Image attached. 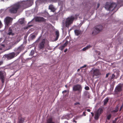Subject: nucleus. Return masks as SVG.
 <instances>
[{"label": "nucleus", "instance_id": "obj_28", "mask_svg": "<svg viewBox=\"0 0 123 123\" xmlns=\"http://www.w3.org/2000/svg\"><path fill=\"white\" fill-rule=\"evenodd\" d=\"M24 19H21L20 20L19 23L21 24H22L24 23Z\"/></svg>", "mask_w": 123, "mask_h": 123}, {"label": "nucleus", "instance_id": "obj_23", "mask_svg": "<svg viewBox=\"0 0 123 123\" xmlns=\"http://www.w3.org/2000/svg\"><path fill=\"white\" fill-rule=\"evenodd\" d=\"M16 68V64L14 63L11 64L10 65V68L11 69H15Z\"/></svg>", "mask_w": 123, "mask_h": 123}, {"label": "nucleus", "instance_id": "obj_34", "mask_svg": "<svg viewBox=\"0 0 123 123\" xmlns=\"http://www.w3.org/2000/svg\"><path fill=\"white\" fill-rule=\"evenodd\" d=\"M85 89L86 90H89V88L88 86H86L85 87Z\"/></svg>", "mask_w": 123, "mask_h": 123}, {"label": "nucleus", "instance_id": "obj_13", "mask_svg": "<svg viewBox=\"0 0 123 123\" xmlns=\"http://www.w3.org/2000/svg\"><path fill=\"white\" fill-rule=\"evenodd\" d=\"M24 3V5H25L28 6H30L33 4V1L32 0H30L26 2H25Z\"/></svg>", "mask_w": 123, "mask_h": 123}, {"label": "nucleus", "instance_id": "obj_47", "mask_svg": "<svg viewBox=\"0 0 123 123\" xmlns=\"http://www.w3.org/2000/svg\"><path fill=\"white\" fill-rule=\"evenodd\" d=\"M68 50V49H66L64 50V52L65 53Z\"/></svg>", "mask_w": 123, "mask_h": 123}, {"label": "nucleus", "instance_id": "obj_51", "mask_svg": "<svg viewBox=\"0 0 123 123\" xmlns=\"http://www.w3.org/2000/svg\"><path fill=\"white\" fill-rule=\"evenodd\" d=\"M86 112H84L83 113V114L84 115V116H86V114H85Z\"/></svg>", "mask_w": 123, "mask_h": 123}, {"label": "nucleus", "instance_id": "obj_58", "mask_svg": "<svg viewBox=\"0 0 123 123\" xmlns=\"http://www.w3.org/2000/svg\"><path fill=\"white\" fill-rule=\"evenodd\" d=\"M114 83H115V82H114Z\"/></svg>", "mask_w": 123, "mask_h": 123}, {"label": "nucleus", "instance_id": "obj_10", "mask_svg": "<svg viewBox=\"0 0 123 123\" xmlns=\"http://www.w3.org/2000/svg\"><path fill=\"white\" fill-rule=\"evenodd\" d=\"M35 20L36 21L39 22H45L46 20L43 17H38L35 18Z\"/></svg>", "mask_w": 123, "mask_h": 123}, {"label": "nucleus", "instance_id": "obj_15", "mask_svg": "<svg viewBox=\"0 0 123 123\" xmlns=\"http://www.w3.org/2000/svg\"><path fill=\"white\" fill-rule=\"evenodd\" d=\"M105 8L107 10L111 11V4L108 2H107L105 5Z\"/></svg>", "mask_w": 123, "mask_h": 123}, {"label": "nucleus", "instance_id": "obj_27", "mask_svg": "<svg viewBox=\"0 0 123 123\" xmlns=\"http://www.w3.org/2000/svg\"><path fill=\"white\" fill-rule=\"evenodd\" d=\"M36 37V36L34 35H31L30 36V38L31 40H32L34 39Z\"/></svg>", "mask_w": 123, "mask_h": 123}, {"label": "nucleus", "instance_id": "obj_21", "mask_svg": "<svg viewBox=\"0 0 123 123\" xmlns=\"http://www.w3.org/2000/svg\"><path fill=\"white\" fill-rule=\"evenodd\" d=\"M55 35L56 36V38L55 39V41H56L58 40L59 37V31H56L55 32Z\"/></svg>", "mask_w": 123, "mask_h": 123}, {"label": "nucleus", "instance_id": "obj_4", "mask_svg": "<svg viewBox=\"0 0 123 123\" xmlns=\"http://www.w3.org/2000/svg\"><path fill=\"white\" fill-rule=\"evenodd\" d=\"M46 40L45 39H43L39 43L38 45V47L39 50H43L44 49Z\"/></svg>", "mask_w": 123, "mask_h": 123}, {"label": "nucleus", "instance_id": "obj_40", "mask_svg": "<svg viewBox=\"0 0 123 123\" xmlns=\"http://www.w3.org/2000/svg\"><path fill=\"white\" fill-rule=\"evenodd\" d=\"M86 65H85L84 66L81 67L80 68H84L86 67Z\"/></svg>", "mask_w": 123, "mask_h": 123}, {"label": "nucleus", "instance_id": "obj_2", "mask_svg": "<svg viewBox=\"0 0 123 123\" xmlns=\"http://www.w3.org/2000/svg\"><path fill=\"white\" fill-rule=\"evenodd\" d=\"M22 4H16L10 7L9 9V12L12 13H16L17 11L21 7Z\"/></svg>", "mask_w": 123, "mask_h": 123}, {"label": "nucleus", "instance_id": "obj_5", "mask_svg": "<svg viewBox=\"0 0 123 123\" xmlns=\"http://www.w3.org/2000/svg\"><path fill=\"white\" fill-rule=\"evenodd\" d=\"M73 90L74 91H78L79 93L81 94L82 90V87L80 85L77 84L73 86Z\"/></svg>", "mask_w": 123, "mask_h": 123}, {"label": "nucleus", "instance_id": "obj_12", "mask_svg": "<svg viewBox=\"0 0 123 123\" xmlns=\"http://www.w3.org/2000/svg\"><path fill=\"white\" fill-rule=\"evenodd\" d=\"M93 77L95 75L96 76H97L100 75L101 74L99 70L97 69H96L93 70Z\"/></svg>", "mask_w": 123, "mask_h": 123}, {"label": "nucleus", "instance_id": "obj_50", "mask_svg": "<svg viewBox=\"0 0 123 123\" xmlns=\"http://www.w3.org/2000/svg\"><path fill=\"white\" fill-rule=\"evenodd\" d=\"M5 123H11V122L10 121H8L6 122Z\"/></svg>", "mask_w": 123, "mask_h": 123}, {"label": "nucleus", "instance_id": "obj_3", "mask_svg": "<svg viewBox=\"0 0 123 123\" xmlns=\"http://www.w3.org/2000/svg\"><path fill=\"white\" fill-rule=\"evenodd\" d=\"M16 56H17L15 52H13L4 55L3 58L4 59H6L7 60H9L13 59Z\"/></svg>", "mask_w": 123, "mask_h": 123}, {"label": "nucleus", "instance_id": "obj_41", "mask_svg": "<svg viewBox=\"0 0 123 123\" xmlns=\"http://www.w3.org/2000/svg\"><path fill=\"white\" fill-rule=\"evenodd\" d=\"M109 74H110L109 73L107 74L106 75L105 78H107L108 77L109 75Z\"/></svg>", "mask_w": 123, "mask_h": 123}, {"label": "nucleus", "instance_id": "obj_37", "mask_svg": "<svg viewBox=\"0 0 123 123\" xmlns=\"http://www.w3.org/2000/svg\"><path fill=\"white\" fill-rule=\"evenodd\" d=\"M117 112V111H116L115 110H113L112 111H111V112L112 113H116V112Z\"/></svg>", "mask_w": 123, "mask_h": 123}, {"label": "nucleus", "instance_id": "obj_60", "mask_svg": "<svg viewBox=\"0 0 123 123\" xmlns=\"http://www.w3.org/2000/svg\"><path fill=\"white\" fill-rule=\"evenodd\" d=\"M122 123H123V122Z\"/></svg>", "mask_w": 123, "mask_h": 123}, {"label": "nucleus", "instance_id": "obj_49", "mask_svg": "<svg viewBox=\"0 0 123 123\" xmlns=\"http://www.w3.org/2000/svg\"><path fill=\"white\" fill-rule=\"evenodd\" d=\"M66 92H67V91L65 90H64V91H63L62 92L63 93H66Z\"/></svg>", "mask_w": 123, "mask_h": 123}, {"label": "nucleus", "instance_id": "obj_6", "mask_svg": "<svg viewBox=\"0 0 123 123\" xmlns=\"http://www.w3.org/2000/svg\"><path fill=\"white\" fill-rule=\"evenodd\" d=\"M103 29V27L102 25H98L95 27V30L92 32V34L94 35L97 34L101 31Z\"/></svg>", "mask_w": 123, "mask_h": 123}, {"label": "nucleus", "instance_id": "obj_16", "mask_svg": "<svg viewBox=\"0 0 123 123\" xmlns=\"http://www.w3.org/2000/svg\"><path fill=\"white\" fill-rule=\"evenodd\" d=\"M111 10H114L115 8L117 6V5L115 3H112L111 4Z\"/></svg>", "mask_w": 123, "mask_h": 123}, {"label": "nucleus", "instance_id": "obj_17", "mask_svg": "<svg viewBox=\"0 0 123 123\" xmlns=\"http://www.w3.org/2000/svg\"><path fill=\"white\" fill-rule=\"evenodd\" d=\"M7 35H14V33L12 32V30L11 27L9 28L8 30V33L7 34Z\"/></svg>", "mask_w": 123, "mask_h": 123}, {"label": "nucleus", "instance_id": "obj_48", "mask_svg": "<svg viewBox=\"0 0 123 123\" xmlns=\"http://www.w3.org/2000/svg\"><path fill=\"white\" fill-rule=\"evenodd\" d=\"M3 63V62L2 61L0 62V66Z\"/></svg>", "mask_w": 123, "mask_h": 123}, {"label": "nucleus", "instance_id": "obj_7", "mask_svg": "<svg viewBox=\"0 0 123 123\" xmlns=\"http://www.w3.org/2000/svg\"><path fill=\"white\" fill-rule=\"evenodd\" d=\"M12 19V18L9 17L6 18L4 20L6 26L8 27L11 25Z\"/></svg>", "mask_w": 123, "mask_h": 123}, {"label": "nucleus", "instance_id": "obj_20", "mask_svg": "<svg viewBox=\"0 0 123 123\" xmlns=\"http://www.w3.org/2000/svg\"><path fill=\"white\" fill-rule=\"evenodd\" d=\"M49 8L53 12H54L55 10L53 6L52 5H51L49 6Z\"/></svg>", "mask_w": 123, "mask_h": 123}, {"label": "nucleus", "instance_id": "obj_11", "mask_svg": "<svg viewBox=\"0 0 123 123\" xmlns=\"http://www.w3.org/2000/svg\"><path fill=\"white\" fill-rule=\"evenodd\" d=\"M0 79L2 83L5 82V76L4 73L2 71H0Z\"/></svg>", "mask_w": 123, "mask_h": 123}, {"label": "nucleus", "instance_id": "obj_24", "mask_svg": "<svg viewBox=\"0 0 123 123\" xmlns=\"http://www.w3.org/2000/svg\"><path fill=\"white\" fill-rule=\"evenodd\" d=\"M100 115L98 113L96 112L94 118L96 120H97L98 119L99 116Z\"/></svg>", "mask_w": 123, "mask_h": 123}, {"label": "nucleus", "instance_id": "obj_1", "mask_svg": "<svg viewBox=\"0 0 123 123\" xmlns=\"http://www.w3.org/2000/svg\"><path fill=\"white\" fill-rule=\"evenodd\" d=\"M79 15L76 14L74 16H71L67 18L66 19L65 23L64 22L62 23V26L64 27L65 26L66 27L68 28L69 26L73 24L74 20L75 19H77Z\"/></svg>", "mask_w": 123, "mask_h": 123}, {"label": "nucleus", "instance_id": "obj_29", "mask_svg": "<svg viewBox=\"0 0 123 123\" xmlns=\"http://www.w3.org/2000/svg\"><path fill=\"white\" fill-rule=\"evenodd\" d=\"M65 48L64 46L62 45L59 47V49L61 50H62Z\"/></svg>", "mask_w": 123, "mask_h": 123}, {"label": "nucleus", "instance_id": "obj_55", "mask_svg": "<svg viewBox=\"0 0 123 123\" xmlns=\"http://www.w3.org/2000/svg\"><path fill=\"white\" fill-rule=\"evenodd\" d=\"M1 46L3 47H5V46L4 44H2Z\"/></svg>", "mask_w": 123, "mask_h": 123}, {"label": "nucleus", "instance_id": "obj_39", "mask_svg": "<svg viewBox=\"0 0 123 123\" xmlns=\"http://www.w3.org/2000/svg\"><path fill=\"white\" fill-rule=\"evenodd\" d=\"M2 50V49L0 47V54L1 53H3V51H2L1 50Z\"/></svg>", "mask_w": 123, "mask_h": 123}, {"label": "nucleus", "instance_id": "obj_30", "mask_svg": "<svg viewBox=\"0 0 123 123\" xmlns=\"http://www.w3.org/2000/svg\"><path fill=\"white\" fill-rule=\"evenodd\" d=\"M111 117V115L110 114L107 116V119L108 120H109Z\"/></svg>", "mask_w": 123, "mask_h": 123}, {"label": "nucleus", "instance_id": "obj_32", "mask_svg": "<svg viewBox=\"0 0 123 123\" xmlns=\"http://www.w3.org/2000/svg\"><path fill=\"white\" fill-rule=\"evenodd\" d=\"M68 43V41H67L66 42L63 44V45L65 47L67 45Z\"/></svg>", "mask_w": 123, "mask_h": 123}, {"label": "nucleus", "instance_id": "obj_9", "mask_svg": "<svg viewBox=\"0 0 123 123\" xmlns=\"http://www.w3.org/2000/svg\"><path fill=\"white\" fill-rule=\"evenodd\" d=\"M122 86L121 85H119L117 86L115 88V94H118L122 91Z\"/></svg>", "mask_w": 123, "mask_h": 123}, {"label": "nucleus", "instance_id": "obj_44", "mask_svg": "<svg viewBox=\"0 0 123 123\" xmlns=\"http://www.w3.org/2000/svg\"><path fill=\"white\" fill-rule=\"evenodd\" d=\"M39 39H40V37H39V38L36 40V42H38L39 41Z\"/></svg>", "mask_w": 123, "mask_h": 123}, {"label": "nucleus", "instance_id": "obj_35", "mask_svg": "<svg viewBox=\"0 0 123 123\" xmlns=\"http://www.w3.org/2000/svg\"><path fill=\"white\" fill-rule=\"evenodd\" d=\"M115 77V75L114 74H113L112 75V77H111V80H112L113 79V78Z\"/></svg>", "mask_w": 123, "mask_h": 123}, {"label": "nucleus", "instance_id": "obj_53", "mask_svg": "<svg viewBox=\"0 0 123 123\" xmlns=\"http://www.w3.org/2000/svg\"><path fill=\"white\" fill-rule=\"evenodd\" d=\"M90 109H87V111H88V112H90Z\"/></svg>", "mask_w": 123, "mask_h": 123}, {"label": "nucleus", "instance_id": "obj_22", "mask_svg": "<svg viewBox=\"0 0 123 123\" xmlns=\"http://www.w3.org/2000/svg\"><path fill=\"white\" fill-rule=\"evenodd\" d=\"M46 123H55L53 121V118L51 117L47 120Z\"/></svg>", "mask_w": 123, "mask_h": 123}, {"label": "nucleus", "instance_id": "obj_46", "mask_svg": "<svg viewBox=\"0 0 123 123\" xmlns=\"http://www.w3.org/2000/svg\"><path fill=\"white\" fill-rule=\"evenodd\" d=\"M73 122H74L75 123H77V121L75 120V119L74 118L73 119Z\"/></svg>", "mask_w": 123, "mask_h": 123}, {"label": "nucleus", "instance_id": "obj_25", "mask_svg": "<svg viewBox=\"0 0 123 123\" xmlns=\"http://www.w3.org/2000/svg\"><path fill=\"white\" fill-rule=\"evenodd\" d=\"M92 46L90 45H89L82 49V50L83 51H85L88 49V48L91 47Z\"/></svg>", "mask_w": 123, "mask_h": 123}, {"label": "nucleus", "instance_id": "obj_54", "mask_svg": "<svg viewBox=\"0 0 123 123\" xmlns=\"http://www.w3.org/2000/svg\"><path fill=\"white\" fill-rule=\"evenodd\" d=\"M32 25H29L28 26V27H30L32 26Z\"/></svg>", "mask_w": 123, "mask_h": 123}, {"label": "nucleus", "instance_id": "obj_59", "mask_svg": "<svg viewBox=\"0 0 123 123\" xmlns=\"http://www.w3.org/2000/svg\"><path fill=\"white\" fill-rule=\"evenodd\" d=\"M18 42L17 43H18Z\"/></svg>", "mask_w": 123, "mask_h": 123}, {"label": "nucleus", "instance_id": "obj_38", "mask_svg": "<svg viewBox=\"0 0 123 123\" xmlns=\"http://www.w3.org/2000/svg\"><path fill=\"white\" fill-rule=\"evenodd\" d=\"M123 107V104H122V106H121V107H120V109L119 110V111H121Z\"/></svg>", "mask_w": 123, "mask_h": 123}, {"label": "nucleus", "instance_id": "obj_52", "mask_svg": "<svg viewBox=\"0 0 123 123\" xmlns=\"http://www.w3.org/2000/svg\"><path fill=\"white\" fill-rule=\"evenodd\" d=\"M91 113L92 115V116H94V113L92 112H91Z\"/></svg>", "mask_w": 123, "mask_h": 123}, {"label": "nucleus", "instance_id": "obj_56", "mask_svg": "<svg viewBox=\"0 0 123 123\" xmlns=\"http://www.w3.org/2000/svg\"><path fill=\"white\" fill-rule=\"evenodd\" d=\"M80 69H78L77 71L78 72H79L80 71Z\"/></svg>", "mask_w": 123, "mask_h": 123}, {"label": "nucleus", "instance_id": "obj_19", "mask_svg": "<svg viewBox=\"0 0 123 123\" xmlns=\"http://www.w3.org/2000/svg\"><path fill=\"white\" fill-rule=\"evenodd\" d=\"M103 109L102 108H99L96 111V112L98 113L100 115L103 112Z\"/></svg>", "mask_w": 123, "mask_h": 123}, {"label": "nucleus", "instance_id": "obj_8", "mask_svg": "<svg viewBox=\"0 0 123 123\" xmlns=\"http://www.w3.org/2000/svg\"><path fill=\"white\" fill-rule=\"evenodd\" d=\"M24 48V47L23 46V45L22 44L17 49H15L14 51L16 52L15 53L17 56L22 50H23Z\"/></svg>", "mask_w": 123, "mask_h": 123}, {"label": "nucleus", "instance_id": "obj_45", "mask_svg": "<svg viewBox=\"0 0 123 123\" xmlns=\"http://www.w3.org/2000/svg\"><path fill=\"white\" fill-rule=\"evenodd\" d=\"M2 25V24L1 23V22L0 21V28L1 27Z\"/></svg>", "mask_w": 123, "mask_h": 123}, {"label": "nucleus", "instance_id": "obj_18", "mask_svg": "<svg viewBox=\"0 0 123 123\" xmlns=\"http://www.w3.org/2000/svg\"><path fill=\"white\" fill-rule=\"evenodd\" d=\"M75 35L78 36L81 34V31L78 30H75L74 31Z\"/></svg>", "mask_w": 123, "mask_h": 123}, {"label": "nucleus", "instance_id": "obj_42", "mask_svg": "<svg viewBox=\"0 0 123 123\" xmlns=\"http://www.w3.org/2000/svg\"><path fill=\"white\" fill-rule=\"evenodd\" d=\"M117 120V118H115V120L113 121L112 123H116V121Z\"/></svg>", "mask_w": 123, "mask_h": 123}, {"label": "nucleus", "instance_id": "obj_31", "mask_svg": "<svg viewBox=\"0 0 123 123\" xmlns=\"http://www.w3.org/2000/svg\"><path fill=\"white\" fill-rule=\"evenodd\" d=\"M34 53V50H31L30 52V55H33Z\"/></svg>", "mask_w": 123, "mask_h": 123}, {"label": "nucleus", "instance_id": "obj_14", "mask_svg": "<svg viewBox=\"0 0 123 123\" xmlns=\"http://www.w3.org/2000/svg\"><path fill=\"white\" fill-rule=\"evenodd\" d=\"M25 120L24 118L22 117V115L19 116L18 123H23Z\"/></svg>", "mask_w": 123, "mask_h": 123}, {"label": "nucleus", "instance_id": "obj_43", "mask_svg": "<svg viewBox=\"0 0 123 123\" xmlns=\"http://www.w3.org/2000/svg\"><path fill=\"white\" fill-rule=\"evenodd\" d=\"M100 6V4L99 3H98L97 4V8H98Z\"/></svg>", "mask_w": 123, "mask_h": 123}, {"label": "nucleus", "instance_id": "obj_57", "mask_svg": "<svg viewBox=\"0 0 123 123\" xmlns=\"http://www.w3.org/2000/svg\"><path fill=\"white\" fill-rule=\"evenodd\" d=\"M65 87H66V88H67V87H68V86H67V85H65Z\"/></svg>", "mask_w": 123, "mask_h": 123}, {"label": "nucleus", "instance_id": "obj_36", "mask_svg": "<svg viewBox=\"0 0 123 123\" xmlns=\"http://www.w3.org/2000/svg\"><path fill=\"white\" fill-rule=\"evenodd\" d=\"M80 105V103L78 102L75 103L74 104V105Z\"/></svg>", "mask_w": 123, "mask_h": 123}, {"label": "nucleus", "instance_id": "obj_26", "mask_svg": "<svg viewBox=\"0 0 123 123\" xmlns=\"http://www.w3.org/2000/svg\"><path fill=\"white\" fill-rule=\"evenodd\" d=\"M109 99L108 98H106L104 101V105H105L107 104V103L108 102Z\"/></svg>", "mask_w": 123, "mask_h": 123}, {"label": "nucleus", "instance_id": "obj_33", "mask_svg": "<svg viewBox=\"0 0 123 123\" xmlns=\"http://www.w3.org/2000/svg\"><path fill=\"white\" fill-rule=\"evenodd\" d=\"M118 105H117L115 108V110L117 112L118 111Z\"/></svg>", "mask_w": 123, "mask_h": 123}]
</instances>
